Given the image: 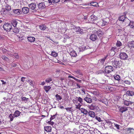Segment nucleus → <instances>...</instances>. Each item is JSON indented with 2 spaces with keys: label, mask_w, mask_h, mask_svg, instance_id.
<instances>
[{
  "label": "nucleus",
  "mask_w": 134,
  "mask_h": 134,
  "mask_svg": "<svg viewBox=\"0 0 134 134\" xmlns=\"http://www.w3.org/2000/svg\"><path fill=\"white\" fill-rule=\"evenodd\" d=\"M3 28L4 30L6 31H9L12 28V26L11 24L7 23L4 25Z\"/></svg>",
  "instance_id": "1"
},
{
  "label": "nucleus",
  "mask_w": 134,
  "mask_h": 134,
  "mask_svg": "<svg viewBox=\"0 0 134 134\" xmlns=\"http://www.w3.org/2000/svg\"><path fill=\"white\" fill-rule=\"evenodd\" d=\"M119 57L122 60H126L128 58V56L126 53L124 52H121L120 54Z\"/></svg>",
  "instance_id": "2"
},
{
  "label": "nucleus",
  "mask_w": 134,
  "mask_h": 134,
  "mask_svg": "<svg viewBox=\"0 0 134 134\" xmlns=\"http://www.w3.org/2000/svg\"><path fill=\"white\" fill-rule=\"evenodd\" d=\"M98 19L97 17L94 14L91 15L89 19V22L91 23H94V21Z\"/></svg>",
  "instance_id": "3"
},
{
  "label": "nucleus",
  "mask_w": 134,
  "mask_h": 134,
  "mask_svg": "<svg viewBox=\"0 0 134 134\" xmlns=\"http://www.w3.org/2000/svg\"><path fill=\"white\" fill-rule=\"evenodd\" d=\"M113 70V68L112 66H108L105 68L104 72L105 73L108 74L112 71Z\"/></svg>",
  "instance_id": "4"
},
{
  "label": "nucleus",
  "mask_w": 134,
  "mask_h": 134,
  "mask_svg": "<svg viewBox=\"0 0 134 134\" xmlns=\"http://www.w3.org/2000/svg\"><path fill=\"white\" fill-rule=\"evenodd\" d=\"M29 7L30 8L34 11L33 12L36 11L37 10L36 9V5L35 3H31L29 5Z\"/></svg>",
  "instance_id": "5"
},
{
  "label": "nucleus",
  "mask_w": 134,
  "mask_h": 134,
  "mask_svg": "<svg viewBox=\"0 0 134 134\" xmlns=\"http://www.w3.org/2000/svg\"><path fill=\"white\" fill-rule=\"evenodd\" d=\"M107 21L102 19L100 20L98 22V24L100 26H103L108 24Z\"/></svg>",
  "instance_id": "6"
},
{
  "label": "nucleus",
  "mask_w": 134,
  "mask_h": 134,
  "mask_svg": "<svg viewBox=\"0 0 134 134\" xmlns=\"http://www.w3.org/2000/svg\"><path fill=\"white\" fill-rule=\"evenodd\" d=\"M120 64L119 61L117 59L114 60L112 63L113 66L116 68L119 67L120 65Z\"/></svg>",
  "instance_id": "7"
},
{
  "label": "nucleus",
  "mask_w": 134,
  "mask_h": 134,
  "mask_svg": "<svg viewBox=\"0 0 134 134\" xmlns=\"http://www.w3.org/2000/svg\"><path fill=\"white\" fill-rule=\"evenodd\" d=\"M118 109L120 112L122 113L128 110L127 108L125 107H121L119 106L118 107Z\"/></svg>",
  "instance_id": "8"
},
{
  "label": "nucleus",
  "mask_w": 134,
  "mask_h": 134,
  "mask_svg": "<svg viewBox=\"0 0 134 134\" xmlns=\"http://www.w3.org/2000/svg\"><path fill=\"white\" fill-rule=\"evenodd\" d=\"M93 94L98 97L99 99L102 98L103 96L98 91H94L93 92Z\"/></svg>",
  "instance_id": "9"
},
{
  "label": "nucleus",
  "mask_w": 134,
  "mask_h": 134,
  "mask_svg": "<svg viewBox=\"0 0 134 134\" xmlns=\"http://www.w3.org/2000/svg\"><path fill=\"white\" fill-rule=\"evenodd\" d=\"M38 7L39 9H42L46 7L45 5V3L44 2H42L38 4Z\"/></svg>",
  "instance_id": "10"
},
{
  "label": "nucleus",
  "mask_w": 134,
  "mask_h": 134,
  "mask_svg": "<svg viewBox=\"0 0 134 134\" xmlns=\"http://www.w3.org/2000/svg\"><path fill=\"white\" fill-rule=\"evenodd\" d=\"M123 102L125 105L128 106L130 105H132L134 102L126 100L123 101Z\"/></svg>",
  "instance_id": "11"
},
{
  "label": "nucleus",
  "mask_w": 134,
  "mask_h": 134,
  "mask_svg": "<svg viewBox=\"0 0 134 134\" xmlns=\"http://www.w3.org/2000/svg\"><path fill=\"white\" fill-rule=\"evenodd\" d=\"M96 34L99 37H101L103 34V32L101 29H99L96 32Z\"/></svg>",
  "instance_id": "12"
},
{
  "label": "nucleus",
  "mask_w": 134,
  "mask_h": 134,
  "mask_svg": "<svg viewBox=\"0 0 134 134\" xmlns=\"http://www.w3.org/2000/svg\"><path fill=\"white\" fill-rule=\"evenodd\" d=\"M29 11V9L28 7H25L22 8V12L24 14L28 13Z\"/></svg>",
  "instance_id": "13"
},
{
  "label": "nucleus",
  "mask_w": 134,
  "mask_h": 134,
  "mask_svg": "<svg viewBox=\"0 0 134 134\" xmlns=\"http://www.w3.org/2000/svg\"><path fill=\"white\" fill-rule=\"evenodd\" d=\"M126 13L124 12L123 15H121L119 16V20L123 22L124 21L126 18Z\"/></svg>",
  "instance_id": "14"
},
{
  "label": "nucleus",
  "mask_w": 134,
  "mask_h": 134,
  "mask_svg": "<svg viewBox=\"0 0 134 134\" xmlns=\"http://www.w3.org/2000/svg\"><path fill=\"white\" fill-rule=\"evenodd\" d=\"M128 47L130 48H134V41L129 42L127 43Z\"/></svg>",
  "instance_id": "15"
},
{
  "label": "nucleus",
  "mask_w": 134,
  "mask_h": 134,
  "mask_svg": "<svg viewBox=\"0 0 134 134\" xmlns=\"http://www.w3.org/2000/svg\"><path fill=\"white\" fill-rule=\"evenodd\" d=\"M84 100L86 101L87 103H91L92 102V99L88 97H86L84 98Z\"/></svg>",
  "instance_id": "16"
},
{
  "label": "nucleus",
  "mask_w": 134,
  "mask_h": 134,
  "mask_svg": "<svg viewBox=\"0 0 134 134\" xmlns=\"http://www.w3.org/2000/svg\"><path fill=\"white\" fill-rule=\"evenodd\" d=\"M21 112L18 110H16L14 113L13 114V116L14 117H16L19 116Z\"/></svg>",
  "instance_id": "17"
},
{
  "label": "nucleus",
  "mask_w": 134,
  "mask_h": 134,
  "mask_svg": "<svg viewBox=\"0 0 134 134\" xmlns=\"http://www.w3.org/2000/svg\"><path fill=\"white\" fill-rule=\"evenodd\" d=\"M126 93L129 96H132L134 95V92L132 91L128 90L126 92Z\"/></svg>",
  "instance_id": "18"
},
{
  "label": "nucleus",
  "mask_w": 134,
  "mask_h": 134,
  "mask_svg": "<svg viewBox=\"0 0 134 134\" xmlns=\"http://www.w3.org/2000/svg\"><path fill=\"white\" fill-rule=\"evenodd\" d=\"M27 38L28 41L30 42H33L35 41V38L33 37L29 36L27 37Z\"/></svg>",
  "instance_id": "19"
},
{
  "label": "nucleus",
  "mask_w": 134,
  "mask_h": 134,
  "mask_svg": "<svg viewBox=\"0 0 134 134\" xmlns=\"http://www.w3.org/2000/svg\"><path fill=\"white\" fill-rule=\"evenodd\" d=\"M127 27L131 29H133L134 27V22L130 21L129 25Z\"/></svg>",
  "instance_id": "20"
},
{
  "label": "nucleus",
  "mask_w": 134,
  "mask_h": 134,
  "mask_svg": "<svg viewBox=\"0 0 134 134\" xmlns=\"http://www.w3.org/2000/svg\"><path fill=\"white\" fill-rule=\"evenodd\" d=\"M117 51V49L116 47H112L110 49V52L112 53L113 55L115 54L116 52Z\"/></svg>",
  "instance_id": "21"
},
{
  "label": "nucleus",
  "mask_w": 134,
  "mask_h": 134,
  "mask_svg": "<svg viewBox=\"0 0 134 134\" xmlns=\"http://www.w3.org/2000/svg\"><path fill=\"white\" fill-rule=\"evenodd\" d=\"M44 130L48 132H51L52 130V127L49 126H46L44 127Z\"/></svg>",
  "instance_id": "22"
},
{
  "label": "nucleus",
  "mask_w": 134,
  "mask_h": 134,
  "mask_svg": "<svg viewBox=\"0 0 134 134\" xmlns=\"http://www.w3.org/2000/svg\"><path fill=\"white\" fill-rule=\"evenodd\" d=\"M97 38V36L95 35L92 34L90 36V39L92 41H95Z\"/></svg>",
  "instance_id": "23"
},
{
  "label": "nucleus",
  "mask_w": 134,
  "mask_h": 134,
  "mask_svg": "<svg viewBox=\"0 0 134 134\" xmlns=\"http://www.w3.org/2000/svg\"><path fill=\"white\" fill-rule=\"evenodd\" d=\"M76 32H78L79 33L81 34H83L84 32L83 31V30L81 29L79 27H77L76 29Z\"/></svg>",
  "instance_id": "24"
},
{
  "label": "nucleus",
  "mask_w": 134,
  "mask_h": 134,
  "mask_svg": "<svg viewBox=\"0 0 134 134\" xmlns=\"http://www.w3.org/2000/svg\"><path fill=\"white\" fill-rule=\"evenodd\" d=\"M13 12L15 14L18 15H19L21 13V10L18 9L14 10Z\"/></svg>",
  "instance_id": "25"
},
{
  "label": "nucleus",
  "mask_w": 134,
  "mask_h": 134,
  "mask_svg": "<svg viewBox=\"0 0 134 134\" xmlns=\"http://www.w3.org/2000/svg\"><path fill=\"white\" fill-rule=\"evenodd\" d=\"M18 23L17 21L16 20H13L12 21V24L14 27H17Z\"/></svg>",
  "instance_id": "26"
},
{
  "label": "nucleus",
  "mask_w": 134,
  "mask_h": 134,
  "mask_svg": "<svg viewBox=\"0 0 134 134\" xmlns=\"http://www.w3.org/2000/svg\"><path fill=\"white\" fill-rule=\"evenodd\" d=\"M80 110L81 111V113L85 115L87 114L88 113L87 110L86 109L84 108H81Z\"/></svg>",
  "instance_id": "27"
},
{
  "label": "nucleus",
  "mask_w": 134,
  "mask_h": 134,
  "mask_svg": "<svg viewBox=\"0 0 134 134\" xmlns=\"http://www.w3.org/2000/svg\"><path fill=\"white\" fill-rule=\"evenodd\" d=\"M70 55L72 56L75 57L77 56V54L76 52L74 51H71L70 52Z\"/></svg>",
  "instance_id": "28"
},
{
  "label": "nucleus",
  "mask_w": 134,
  "mask_h": 134,
  "mask_svg": "<svg viewBox=\"0 0 134 134\" xmlns=\"http://www.w3.org/2000/svg\"><path fill=\"white\" fill-rule=\"evenodd\" d=\"M88 114L90 116L94 118L95 116V114L92 111H90L88 112Z\"/></svg>",
  "instance_id": "29"
},
{
  "label": "nucleus",
  "mask_w": 134,
  "mask_h": 134,
  "mask_svg": "<svg viewBox=\"0 0 134 134\" xmlns=\"http://www.w3.org/2000/svg\"><path fill=\"white\" fill-rule=\"evenodd\" d=\"M114 76V78L116 80L119 81L120 80V77L119 75H115Z\"/></svg>",
  "instance_id": "30"
},
{
  "label": "nucleus",
  "mask_w": 134,
  "mask_h": 134,
  "mask_svg": "<svg viewBox=\"0 0 134 134\" xmlns=\"http://www.w3.org/2000/svg\"><path fill=\"white\" fill-rule=\"evenodd\" d=\"M51 87L49 86H45L44 87V90H45L46 92H47L51 88Z\"/></svg>",
  "instance_id": "31"
},
{
  "label": "nucleus",
  "mask_w": 134,
  "mask_h": 134,
  "mask_svg": "<svg viewBox=\"0 0 134 134\" xmlns=\"http://www.w3.org/2000/svg\"><path fill=\"white\" fill-rule=\"evenodd\" d=\"M46 27L44 25H42L40 26V29L42 30H44L46 29Z\"/></svg>",
  "instance_id": "32"
},
{
  "label": "nucleus",
  "mask_w": 134,
  "mask_h": 134,
  "mask_svg": "<svg viewBox=\"0 0 134 134\" xmlns=\"http://www.w3.org/2000/svg\"><path fill=\"white\" fill-rule=\"evenodd\" d=\"M126 94H124L123 96V101L128 100L129 97Z\"/></svg>",
  "instance_id": "33"
},
{
  "label": "nucleus",
  "mask_w": 134,
  "mask_h": 134,
  "mask_svg": "<svg viewBox=\"0 0 134 134\" xmlns=\"http://www.w3.org/2000/svg\"><path fill=\"white\" fill-rule=\"evenodd\" d=\"M86 47L84 46H82L79 48V51L81 52H83L86 49Z\"/></svg>",
  "instance_id": "34"
},
{
  "label": "nucleus",
  "mask_w": 134,
  "mask_h": 134,
  "mask_svg": "<svg viewBox=\"0 0 134 134\" xmlns=\"http://www.w3.org/2000/svg\"><path fill=\"white\" fill-rule=\"evenodd\" d=\"M76 98H77V100L78 101L80 102V104H83V100L82 99V98L80 97H76Z\"/></svg>",
  "instance_id": "35"
},
{
  "label": "nucleus",
  "mask_w": 134,
  "mask_h": 134,
  "mask_svg": "<svg viewBox=\"0 0 134 134\" xmlns=\"http://www.w3.org/2000/svg\"><path fill=\"white\" fill-rule=\"evenodd\" d=\"M122 45V43L120 41L118 40L116 43V45L117 47H120Z\"/></svg>",
  "instance_id": "36"
},
{
  "label": "nucleus",
  "mask_w": 134,
  "mask_h": 134,
  "mask_svg": "<svg viewBox=\"0 0 134 134\" xmlns=\"http://www.w3.org/2000/svg\"><path fill=\"white\" fill-rule=\"evenodd\" d=\"M55 97L56 98L57 100L59 101V100H61L62 99V97L58 94L56 95Z\"/></svg>",
  "instance_id": "37"
},
{
  "label": "nucleus",
  "mask_w": 134,
  "mask_h": 134,
  "mask_svg": "<svg viewBox=\"0 0 134 134\" xmlns=\"http://www.w3.org/2000/svg\"><path fill=\"white\" fill-rule=\"evenodd\" d=\"M90 4L92 6L94 7H97V5H98V3L95 2H91L90 3Z\"/></svg>",
  "instance_id": "38"
},
{
  "label": "nucleus",
  "mask_w": 134,
  "mask_h": 134,
  "mask_svg": "<svg viewBox=\"0 0 134 134\" xmlns=\"http://www.w3.org/2000/svg\"><path fill=\"white\" fill-rule=\"evenodd\" d=\"M75 72L77 74L79 75H82V74L80 70H77L75 71Z\"/></svg>",
  "instance_id": "39"
},
{
  "label": "nucleus",
  "mask_w": 134,
  "mask_h": 134,
  "mask_svg": "<svg viewBox=\"0 0 134 134\" xmlns=\"http://www.w3.org/2000/svg\"><path fill=\"white\" fill-rule=\"evenodd\" d=\"M51 55L54 57H56L58 55V54L55 51H53L52 52Z\"/></svg>",
  "instance_id": "40"
},
{
  "label": "nucleus",
  "mask_w": 134,
  "mask_h": 134,
  "mask_svg": "<svg viewBox=\"0 0 134 134\" xmlns=\"http://www.w3.org/2000/svg\"><path fill=\"white\" fill-rule=\"evenodd\" d=\"M5 9L8 11H9L11 10V6L9 5H7L6 6Z\"/></svg>",
  "instance_id": "41"
},
{
  "label": "nucleus",
  "mask_w": 134,
  "mask_h": 134,
  "mask_svg": "<svg viewBox=\"0 0 134 134\" xmlns=\"http://www.w3.org/2000/svg\"><path fill=\"white\" fill-rule=\"evenodd\" d=\"M19 38L21 39V40H22L25 39L26 37L24 35H22L20 34V36L19 37Z\"/></svg>",
  "instance_id": "42"
},
{
  "label": "nucleus",
  "mask_w": 134,
  "mask_h": 134,
  "mask_svg": "<svg viewBox=\"0 0 134 134\" xmlns=\"http://www.w3.org/2000/svg\"><path fill=\"white\" fill-rule=\"evenodd\" d=\"M14 117L13 116L12 114H10L9 116V118L10 119V121H13Z\"/></svg>",
  "instance_id": "43"
},
{
  "label": "nucleus",
  "mask_w": 134,
  "mask_h": 134,
  "mask_svg": "<svg viewBox=\"0 0 134 134\" xmlns=\"http://www.w3.org/2000/svg\"><path fill=\"white\" fill-rule=\"evenodd\" d=\"M57 115V113H56L54 115H51V117L50 118V120H52L55 119V118L56 116Z\"/></svg>",
  "instance_id": "44"
},
{
  "label": "nucleus",
  "mask_w": 134,
  "mask_h": 134,
  "mask_svg": "<svg viewBox=\"0 0 134 134\" xmlns=\"http://www.w3.org/2000/svg\"><path fill=\"white\" fill-rule=\"evenodd\" d=\"M52 81V78L51 77H49L47 78L45 80V82L47 83H49L50 82Z\"/></svg>",
  "instance_id": "45"
},
{
  "label": "nucleus",
  "mask_w": 134,
  "mask_h": 134,
  "mask_svg": "<svg viewBox=\"0 0 134 134\" xmlns=\"http://www.w3.org/2000/svg\"><path fill=\"white\" fill-rule=\"evenodd\" d=\"M98 101L100 102H102L105 104H106V100H104V99H99L98 100Z\"/></svg>",
  "instance_id": "46"
},
{
  "label": "nucleus",
  "mask_w": 134,
  "mask_h": 134,
  "mask_svg": "<svg viewBox=\"0 0 134 134\" xmlns=\"http://www.w3.org/2000/svg\"><path fill=\"white\" fill-rule=\"evenodd\" d=\"M131 130H134V129H133L130 127L129 128L127 129V131H129V133H132V132Z\"/></svg>",
  "instance_id": "47"
},
{
  "label": "nucleus",
  "mask_w": 134,
  "mask_h": 134,
  "mask_svg": "<svg viewBox=\"0 0 134 134\" xmlns=\"http://www.w3.org/2000/svg\"><path fill=\"white\" fill-rule=\"evenodd\" d=\"M81 106V105L80 103H79L78 104L76 105V108L77 109H80Z\"/></svg>",
  "instance_id": "48"
},
{
  "label": "nucleus",
  "mask_w": 134,
  "mask_h": 134,
  "mask_svg": "<svg viewBox=\"0 0 134 134\" xmlns=\"http://www.w3.org/2000/svg\"><path fill=\"white\" fill-rule=\"evenodd\" d=\"M45 112V115H41L42 117H46V116H48V113L47 111H44Z\"/></svg>",
  "instance_id": "49"
},
{
  "label": "nucleus",
  "mask_w": 134,
  "mask_h": 134,
  "mask_svg": "<svg viewBox=\"0 0 134 134\" xmlns=\"http://www.w3.org/2000/svg\"><path fill=\"white\" fill-rule=\"evenodd\" d=\"M2 58L5 60H7L8 59V58L5 55H3L2 56Z\"/></svg>",
  "instance_id": "50"
},
{
  "label": "nucleus",
  "mask_w": 134,
  "mask_h": 134,
  "mask_svg": "<svg viewBox=\"0 0 134 134\" xmlns=\"http://www.w3.org/2000/svg\"><path fill=\"white\" fill-rule=\"evenodd\" d=\"M124 83L126 84H128V85H130L131 84V82H130V81L127 80H126L125 81H124Z\"/></svg>",
  "instance_id": "51"
},
{
  "label": "nucleus",
  "mask_w": 134,
  "mask_h": 134,
  "mask_svg": "<svg viewBox=\"0 0 134 134\" xmlns=\"http://www.w3.org/2000/svg\"><path fill=\"white\" fill-rule=\"evenodd\" d=\"M59 1V0H52V2L54 3H58Z\"/></svg>",
  "instance_id": "52"
},
{
  "label": "nucleus",
  "mask_w": 134,
  "mask_h": 134,
  "mask_svg": "<svg viewBox=\"0 0 134 134\" xmlns=\"http://www.w3.org/2000/svg\"><path fill=\"white\" fill-rule=\"evenodd\" d=\"M13 32H14L15 33H18L19 32V30H18V29H14L13 30Z\"/></svg>",
  "instance_id": "53"
},
{
  "label": "nucleus",
  "mask_w": 134,
  "mask_h": 134,
  "mask_svg": "<svg viewBox=\"0 0 134 134\" xmlns=\"http://www.w3.org/2000/svg\"><path fill=\"white\" fill-rule=\"evenodd\" d=\"M21 99H22V101H25V100H26V99H27L28 98H26L25 97H21Z\"/></svg>",
  "instance_id": "54"
},
{
  "label": "nucleus",
  "mask_w": 134,
  "mask_h": 134,
  "mask_svg": "<svg viewBox=\"0 0 134 134\" xmlns=\"http://www.w3.org/2000/svg\"><path fill=\"white\" fill-rule=\"evenodd\" d=\"M97 120L99 121L100 122L101 121V119L100 117H97V116H96L95 118Z\"/></svg>",
  "instance_id": "55"
},
{
  "label": "nucleus",
  "mask_w": 134,
  "mask_h": 134,
  "mask_svg": "<svg viewBox=\"0 0 134 134\" xmlns=\"http://www.w3.org/2000/svg\"><path fill=\"white\" fill-rule=\"evenodd\" d=\"M115 126L116 127V129L118 130H119L120 129V127L117 124H115Z\"/></svg>",
  "instance_id": "56"
},
{
  "label": "nucleus",
  "mask_w": 134,
  "mask_h": 134,
  "mask_svg": "<svg viewBox=\"0 0 134 134\" xmlns=\"http://www.w3.org/2000/svg\"><path fill=\"white\" fill-rule=\"evenodd\" d=\"M28 82H29L30 83V85H33V81L31 80H29L28 81Z\"/></svg>",
  "instance_id": "57"
},
{
  "label": "nucleus",
  "mask_w": 134,
  "mask_h": 134,
  "mask_svg": "<svg viewBox=\"0 0 134 134\" xmlns=\"http://www.w3.org/2000/svg\"><path fill=\"white\" fill-rule=\"evenodd\" d=\"M105 61V59H103L101 60L100 61V62L102 64L104 63V62Z\"/></svg>",
  "instance_id": "58"
},
{
  "label": "nucleus",
  "mask_w": 134,
  "mask_h": 134,
  "mask_svg": "<svg viewBox=\"0 0 134 134\" xmlns=\"http://www.w3.org/2000/svg\"><path fill=\"white\" fill-rule=\"evenodd\" d=\"M25 78L24 77H22L21 78V81L23 82H24L25 81Z\"/></svg>",
  "instance_id": "59"
},
{
  "label": "nucleus",
  "mask_w": 134,
  "mask_h": 134,
  "mask_svg": "<svg viewBox=\"0 0 134 134\" xmlns=\"http://www.w3.org/2000/svg\"><path fill=\"white\" fill-rule=\"evenodd\" d=\"M68 78H71L73 79L74 80L76 78L75 77H74V76H69L68 77Z\"/></svg>",
  "instance_id": "60"
},
{
  "label": "nucleus",
  "mask_w": 134,
  "mask_h": 134,
  "mask_svg": "<svg viewBox=\"0 0 134 134\" xmlns=\"http://www.w3.org/2000/svg\"><path fill=\"white\" fill-rule=\"evenodd\" d=\"M81 91H82V93H84V94H85V90L84 89H82L81 90Z\"/></svg>",
  "instance_id": "61"
},
{
  "label": "nucleus",
  "mask_w": 134,
  "mask_h": 134,
  "mask_svg": "<svg viewBox=\"0 0 134 134\" xmlns=\"http://www.w3.org/2000/svg\"><path fill=\"white\" fill-rule=\"evenodd\" d=\"M75 81H78L79 82H81V80L79 79H77L76 78H75Z\"/></svg>",
  "instance_id": "62"
},
{
  "label": "nucleus",
  "mask_w": 134,
  "mask_h": 134,
  "mask_svg": "<svg viewBox=\"0 0 134 134\" xmlns=\"http://www.w3.org/2000/svg\"><path fill=\"white\" fill-rule=\"evenodd\" d=\"M1 81L2 82V85L6 84V82L4 81V80H1Z\"/></svg>",
  "instance_id": "63"
},
{
  "label": "nucleus",
  "mask_w": 134,
  "mask_h": 134,
  "mask_svg": "<svg viewBox=\"0 0 134 134\" xmlns=\"http://www.w3.org/2000/svg\"><path fill=\"white\" fill-rule=\"evenodd\" d=\"M14 57L15 58L17 59H18L19 58V55H16Z\"/></svg>",
  "instance_id": "64"
}]
</instances>
